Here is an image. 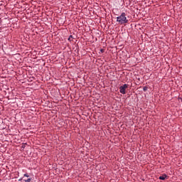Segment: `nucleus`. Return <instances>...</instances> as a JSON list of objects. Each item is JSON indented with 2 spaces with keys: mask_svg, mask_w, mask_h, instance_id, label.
<instances>
[{
  "mask_svg": "<svg viewBox=\"0 0 182 182\" xmlns=\"http://www.w3.org/2000/svg\"><path fill=\"white\" fill-rule=\"evenodd\" d=\"M129 87V85L124 84L119 87V92L122 95H126V90Z\"/></svg>",
  "mask_w": 182,
  "mask_h": 182,
  "instance_id": "2",
  "label": "nucleus"
},
{
  "mask_svg": "<svg viewBox=\"0 0 182 182\" xmlns=\"http://www.w3.org/2000/svg\"><path fill=\"white\" fill-rule=\"evenodd\" d=\"M23 181H25V182H31V181H32V178H28V179H24L23 180Z\"/></svg>",
  "mask_w": 182,
  "mask_h": 182,
  "instance_id": "4",
  "label": "nucleus"
},
{
  "mask_svg": "<svg viewBox=\"0 0 182 182\" xmlns=\"http://www.w3.org/2000/svg\"><path fill=\"white\" fill-rule=\"evenodd\" d=\"M166 178H167V175L166 174L159 176V180H166Z\"/></svg>",
  "mask_w": 182,
  "mask_h": 182,
  "instance_id": "3",
  "label": "nucleus"
},
{
  "mask_svg": "<svg viewBox=\"0 0 182 182\" xmlns=\"http://www.w3.org/2000/svg\"><path fill=\"white\" fill-rule=\"evenodd\" d=\"M147 89H149V87H143L144 92H147Z\"/></svg>",
  "mask_w": 182,
  "mask_h": 182,
  "instance_id": "5",
  "label": "nucleus"
},
{
  "mask_svg": "<svg viewBox=\"0 0 182 182\" xmlns=\"http://www.w3.org/2000/svg\"><path fill=\"white\" fill-rule=\"evenodd\" d=\"M23 176H24V177H29V174L28 173H25Z\"/></svg>",
  "mask_w": 182,
  "mask_h": 182,
  "instance_id": "6",
  "label": "nucleus"
},
{
  "mask_svg": "<svg viewBox=\"0 0 182 182\" xmlns=\"http://www.w3.org/2000/svg\"><path fill=\"white\" fill-rule=\"evenodd\" d=\"M101 52H102V53H103V52H105V50L103 49H101Z\"/></svg>",
  "mask_w": 182,
  "mask_h": 182,
  "instance_id": "9",
  "label": "nucleus"
},
{
  "mask_svg": "<svg viewBox=\"0 0 182 182\" xmlns=\"http://www.w3.org/2000/svg\"><path fill=\"white\" fill-rule=\"evenodd\" d=\"M25 146H26L25 144H23L22 146H21V148H22V149H25Z\"/></svg>",
  "mask_w": 182,
  "mask_h": 182,
  "instance_id": "7",
  "label": "nucleus"
},
{
  "mask_svg": "<svg viewBox=\"0 0 182 182\" xmlns=\"http://www.w3.org/2000/svg\"><path fill=\"white\" fill-rule=\"evenodd\" d=\"M21 180H22V179H19V181H21Z\"/></svg>",
  "mask_w": 182,
  "mask_h": 182,
  "instance_id": "10",
  "label": "nucleus"
},
{
  "mask_svg": "<svg viewBox=\"0 0 182 182\" xmlns=\"http://www.w3.org/2000/svg\"><path fill=\"white\" fill-rule=\"evenodd\" d=\"M70 38H72V36H70L68 41H70Z\"/></svg>",
  "mask_w": 182,
  "mask_h": 182,
  "instance_id": "8",
  "label": "nucleus"
},
{
  "mask_svg": "<svg viewBox=\"0 0 182 182\" xmlns=\"http://www.w3.org/2000/svg\"><path fill=\"white\" fill-rule=\"evenodd\" d=\"M117 22L123 25V23H129V20L126 17V13H122L121 15L117 17Z\"/></svg>",
  "mask_w": 182,
  "mask_h": 182,
  "instance_id": "1",
  "label": "nucleus"
}]
</instances>
